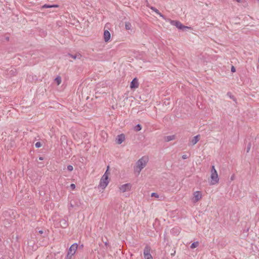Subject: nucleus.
<instances>
[{"label": "nucleus", "mask_w": 259, "mask_h": 259, "mask_svg": "<svg viewBox=\"0 0 259 259\" xmlns=\"http://www.w3.org/2000/svg\"><path fill=\"white\" fill-rule=\"evenodd\" d=\"M149 161L148 157L144 156L139 159L136 162V165L134 166V171L139 175L142 169L144 168L147 165Z\"/></svg>", "instance_id": "nucleus-1"}, {"label": "nucleus", "mask_w": 259, "mask_h": 259, "mask_svg": "<svg viewBox=\"0 0 259 259\" xmlns=\"http://www.w3.org/2000/svg\"><path fill=\"white\" fill-rule=\"evenodd\" d=\"M168 21L174 26H175L179 30H181L183 31H186L187 29H191V27L186 26L182 24L179 21L172 20L170 19H168Z\"/></svg>", "instance_id": "nucleus-2"}, {"label": "nucleus", "mask_w": 259, "mask_h": 259, "mask_svg": "<svg viewBox=\"0 0 259 259\" xmlns=\"http://www.w3.org/2000/svg\"><path fill=\"white\" fill-rule=\"evenodd\" d=\"M210 178L211 179V185H214L219 182L218 175L214 165L211 166Z\"/></svg>", "instance_id": "nucleus-3"}, {"label": "nucleus", "mask_w": 259, "mask_h": 259, "mask_svg": "<svg viewBox=\"0 0 259 259\" xmlns=\"http://www.w3.org/2000/svg\"><path fill=\"white\" fill-rule=\"evenodd\" d=\"M77 247V243H74L70 247L66 256V259L71 258L72 256L75 253Z\"/></svg>", "instance_id": "nucleus-4"}, {"label": "nucleus", "mask_w": 259, "mask_h": 259, "mask_svg": "<svg viewBox=\"0 0 259 259\" xmlns=\"http://www.w3.org/2000/svg\"><path fill=\"white\" fill-rule=\"evenodd\" d=\"M109 182L108 176L103 175L101 178L99 186L102 188L105 189Z\"/></svg>", "instance_id": "nucleus-5"}, {"label": "nucleus", "mask_w": 259, "mask_h": 259, "mask_svg": "<svg viewBox=\"0 0 259 259\" xmlns=\"http://www.w3.org/2000/svg\"><path fill=\"white\" fill-rule=\"evenodd\" d=\"M151 247L150 246L147 245L144 249V256L145 259H153V257L150 253Z\"/></svg>", "instance_id": "nucleus-6"}, {"label": "nucleus", "mask_w": 259, "mask_h": 259, "mask_svg": "<svg viewBox=\"0 0 259 259\" xmlns=\"http://www.w3.org/2000/svg\"><path fill=\"white\" fill-rule=\"evenodd\" d=\"M131 185L130 183H127L124 185H121L119 187V189L121 192H125L127 191H129L131 189Z\"/></svg>", "instance_id": "nucleus-7"}, {"label": "nucleus", "mask_w": 259, "mask_h": 259, "mask_svg": "<svg viewBox=\"0 0 259 259\" xmlns=\"http://www.w3.org/2000/svg\"><path fill=\"white\" fill-rule=\"evenodd\" d=\"M125 140V135L123 134L118 135L116 138V143L121 144Z\"/></svg>", "instance_id": "nucleus-8"}, {"label": "nucleus", "mask_w": 259, "mask_h": 259, "mask_svg": "<svg viewBox=\"0 0 259 259\" xmlns=\"http://www.w3.org/2000/svg\"><path fill=\"white\" fill-rule=\"evenodd\" d=\"M194 202H196L200 200L202 198V194L200 191H196L194 193Z\"/></svg>", "instance_id": "nucleus-9"}, {"label": "nucleus", "mask_w": 259, "mask_h": 259, "mask_svg": "<svg viewBox=\"0 0 259 259\" xmlns=\"http://www.w3.org/2000/svg\"><path fill=\"white\" fill-rule=\"evenodd\" d=\"M139 85V84L138 82V80L136 77H135L131 81V84H130V88L132 89H136V88H138Z\"/></svg>", "instance_id": "nucleus-10"}, {"label": "nucleus", "mask_w": 259, "mask_h": 259, "mask_svg": "<svg viewBox=\"0 0 259 259\" xmlns=\"http://www.w3.org/2000/svg\"><path fill=\"white\" fill-rule=\"evenodd\" d=\"M71 201L74 204L76 207H79L82 204L80 199L76 197H74Z\"/></svg>", "instance_id": "nucleus-11"}, {"label": "nucleus", "mask_w": 259, "mask_h": 259, "mask_svg": "<svg viewBox=\"0 0 259 259\" xmlns=\"http://www.w3.org/2000/svg\"><path fill=\"white\" fill-rule=\"evenodd\" d=\"M111 37V34L109 31L107 30H104V40L105 42H108Z\"/></svg>", "instance_id": "nucleus-12"}, {"label": "nucleus", "mask_w": 259, "mask_h": 259, "mask_svg": "<svg viewBox=\"0 0 259 259\" xmlns=\"http://www.w3.org/2000/svg\"><path fill=\"white\" fill-rule=\"evenodd\" d=\"M59 223H60V226L63 228H66L68 226L67 221L65 219H61L59 222Z\"/></svg>", "instance_id": "nucleus-13"}, {"label": "nucleus", "mask_w": 259, "mask_h": 259, "mask_svg": "<svg viewBox=\"0 0 259 259\" xmlns=\"http://www.w3.org/2000/svg\"><path fill=\"white\" fill-rule=\"evenodd\" d=\"M199 137L200 135H197L193 138L192 139L191 143H192V145H195L199 140Z\"/></svg>", "instance_id": "nucleus-14"}, {"label": "nucleus", "mask_w": 259, "mask_h": 259, "mask_svg": "<svg viewBox=\"0 0 259 259\" xmlns=\"http://www.w3.org/2000/svg\"><path fill=\"white\" fill-rule=\"evenodd\" d=\"M175 135L168 136L164 137V141L165 142H169L175 139Z\"/></svg>", "instance_id": "nucleus-15"}, {"label": "nucleus", "mask_w": 259, "mask_h": 259, "mask_svg": "<svg viewBox=\"0 0 259 259\" xmlns=\"http://www.w3.org/2000/svg\"><path fill=\"white\" fill-rule=\"evenodd\" d=\"M59 5H47L45 4L44 6H42V8H58Z\"/></svg>", "instance_id": "nucleus-16"}, {"label": "nucleus", "mask_w": 259, "mask_h": 259, "mask_svg": "<svg viewBox=\"0 0 259 259\" xmlns=\"http://www.w3.org/2000/svg\"><path fill=\"white\" fill-rule=\"evenodd\" d=\"M68 56H69L70 57H71V58H72L74 59H75L76 58L81 59V58L82 57V56L80 54H75V55H72L70 54H68Z\"/></svg>", "instance_id": "nucleus-17"}, {"label": "nucleus", "mask_w": 259, "mask_h": 259, "mask_svg": "<svg viewBox=\"0 0 259 259\" xmlns=\"http://www.w3.org/2000/svg\"><path fill=\"white\" fill-rule=\"evenodd\" d=\"M125 28L126 30H131L132 28V24L129 22H126L125 23Z\"/></svg>", "instance_id": "nucleus-18"}, {"label": "nucleus", "mask_w": 259, "mask_h": 259, "mask_svg": "<svg viewBox=\"0 0 259 259\" xmlns=\"http://www.w3.org/2000/svg\"><path fill=\"white\" fill-rule=\"evenodd\" d=\"M198 245H199V242L196 241L191 244L190 247L192 249H194V248L197 247Z\"/></svg>", "instance_id": "nucleus-19"}, {"label": "nucleus", "mask_w": 259, "mask_h": 259, "mask_svg": "<svg viewBox=\"0 0 259 259\" xmlns=\"http://www.w3.org/2000/svg\"><path fill=\"white\" fill-rule=\"evenodd\" d=\"M142 129V126L140 124H138L134 127V130L136 132L140 131Z\"/></svg>", "instance_id": "nucleus-20"}, {"label": "nucleus", "mask_w": 259, "mask_h": 259, "mask_svg": "<svg viewBox=\"0 0 259 259\" xmlns=\"http://www.w3.org/2000/svg\"><path fill=\"white\" fill-rule=\"evenodd\" d=\"M55 81L57 82L58 85H59L61 83V77L60 76H57L55 78Z\"/></svg>", "instance_id": "nucleus-21"}, {"label": "nucleus", "mask_w": 259, "mask_h": 259, "mask_svg": "<svg viewBox=\"0 0 259 259\" xmlns=\"http://www.w3.org/2000/svg\"><path fill=\"white\" fill-rule=\"evenodd\" d=\"M227 96H228L231 99H233L234 101H236V98H235V97L234 96H233L231 94V93L230 92H228L227 93Z\"/></svg>", "instance_id": "nucleus-22"}, {"label": "nucleus", "mask_w": 259, "mask_h": 259, "mask_svg": "<svg viewBox=\"0 0 259 259\" xmlns=\"http://www.w3.org/2000/svg\"><path fill=\"white\" fill-rule=\"evenodd\" d=\"M149 8H150L151 10L154 11L156 14L158 13V12H159L158 10H157L156 8H155L154 7H149Z\"/></svg>", "instance_id": "nucleus-23"}, {"label": "nucleus", "mask_w": 259, "mask_h": 259, "mask_svg": "<svg viewBox=\"0 0 259 259\" xmlns=\"http://www.w3.org/2000/svg\"><path fill=\"white\" fill-rule=\"evenodd\" d=\"M67 170L69 171H72L73 170V167L72 165H69L67 166Z\"/></svg>", "instance_id": "nucleus-24"}, {"label": "nucleus", "mask_w": 259, "mask_h": 259, "mask_svg": "<svg viewBox=\"0 0 259 259\" xmlns=\"http://www.w3.org/2000/svg\"><path fill=\"white\" fill-rule=\"evenodd\" d=\"M151 196V197H154L155 198L159 197L158 194L157 193H155V192L152 193Z\"/></svg>", "instance_id": "nucleus-25"}, {"label": "nucleus", "mask_w": 259, "mask_h": 259, "mask_svg": "<svg viewBox=\"0 0 259 259\" xmlns=\"http://www.w3.org/2000/svg\"><path fill=\"white\" fill-rule=\"evenodd\" d=\"M35 146L36 148H39L41 146V144L40 142H37L35 143Z\"/></svg>", "instance_id": "nucleus-26"}, {"label": "nucleus", "mask_w": 259, "mask_h": 259, "mask_svg": "<svg viewBox=\"0 0 259 259\" xmlns=\"http://www.w3.org/2000/svg\"><path fill=\"white\" fill-rule=\"evenodd\" d=\"M76 206L74 205V204L71 201L69 204V209H70V207H75Z\"/></svg>", "instance_id": "nucleus-27"}, {"label": "nucleus", "mask_w": 259, "mask_h": 259, "mask_svg": "<svg viewBox=\"0 0 259 259\" xmlns=\"http://www.w3.org/2000/svg\"><path fill=\"white\" fill-rule=\"evenodd\" d=\"M250 147H251V143H249L248 145H247V149H246V152H248L250 149Z\"/></svg>", "instance_id": "nucleus-28"}, {"label": "nucleus", "mask_w": 259, "mask_h": 259, "mask_svg": "<svg viewBox=\"0 0 259 259\" xmlns=\"http://www.w3.org/2000/svg\"><path fill=\"white\" fill-rule=\"evenodd\" d=\"M108 169H109V166H108L107 169L106 171H105V172L104 173V174L103 175H106V176H109V175L110 174V172L108 171Z\"/></svg>", "instance_id": "nucleus-29"}, {"label": "nucleus", "mask_w": 259, "mask_h": 259, "mask_svg": "<svg viewBox=\"0 0 259 259\" xmlns=\"http://www.w3.org/2000/svg\"><path fill=\"white\" fill-rule=\"evenodd\" d=\"M157 14L159 15L160 17H162L163 19H165V16L163 14H162L160 12H159L158 13H157Z\"/></svg>", "instance_id": "nucleus-30"}, {"label": "nucleus", "mask_w": 259, "mask_h": 259, "mask_svg": "<svg viewBox=\"0 0 259 259\" xmlns=\"http://www.w3.org/2000/svg\"><path fill=\"white\" fill-rule=\"evenodd\" d=\"M231 71L232 72H235L236 71L235 67L234 66H232Z\"/></svg>", "instance_id": "nucleus-31"}, {"label": "nucleus", "mask_w": 259, "mask_h": 259, "mask_svg": "<svg viewBox=\"0 0 259 259\" xmlns=\"http://www.w3.org/2000/svg\"><path fill=\"white\" fill-rule=\"evenodd\" d=\"M16 72V69H14V70L13 69H12L11 71H10V73L11 74H13L14 75V73Z\"/></svg>", "instance_id": "nucleus-32"}, {"label": "nucleus", "mask_w": 259, "mask_h": 259, "mask_svg": "<svg viewBox=\"0 0 259 259\" xmlns=\"http://www.w3.org/2000/svg\"><path fill=\"white\" fill-rule=\"evenodd\" d=\"M182 158L183 159H186L188 158V156L187 155H182Z\"/></svg>", "instance_id": "nucleus-33"}, {"label": "nucleus", "mask_w": 259, "mask_h": 259, "mask_svg": "<svg viewBox=\"0 0 259 259\" xmlns=\"http://www.w3.org/2000/svg\"><path fill=\"white\" fill-rule=\"evenodd\" d=\"M70 187L72 189H74L75 188V184H71L70 185Z\"/></svg>", "instance_id": "nucleus-34"}, {"label": "nucleus", "mask_w": 259, "mask_h": 259, "mask_svg": "<svg viewBox=\"0 0 259 259\" xmlns=\"http://www.w3.org/2000/svg\"><path fill=\"white\" fill-rule=\"evenodd\" d=\"M39 233L40 234H42L43 233H44V231L42 230H40L39 231Z\"/></svg>", "instance_id": "nucleus-35"}, {"label": "nucleus", "mask_w": 259, "mask_h": 259, "mask_svg": "<svg viewBox=\"0 0 259 259\" xmlns=\"http://www.w3.org/2000/svg\"><path fill=\"white\" fill-rule=\"evenodd\" d=\"M5 39H6V40L7 41H9V36H7V37H6Z\"/></svg>", "instance_id": "nucleus-36"}, {"label": "nucleus", "mask_w": 259, "mask_h": 259, "mask_svg": "<svg viewBox=\"0 0 259 259\" xmlns=\"http://www.w3.org/2000/svg\"><path fill=\"white\" fill-rule=\"evenodd\" d=\"M39 160H43V159H44L43 157H40L39 158Z\"/></svg>", "instance_id": "nucleus-37"}, {"label": "nucleus", "mask_w": 259, "mask_h": 259, "mask_svg": "<svg viewBox=\"0 0 259 259\" xmlns=\"http://www.w3.org/2000/svg\"><path fill=\"white\" fill-rule=\"evenodd\" d=\"M231 180H233L234 179V176H232L231 178Z\"/></svg>", "instance_id": "nucleus-38"}, {"label": "nucleus", "mask_w": 259, "mask_h": 259, "mask_svg": "<svg viewBox=\"0 0 259 259\" xmlns=\"http://www.w3.org/2000/svg\"><path fill=\"white\" fill-rule=\"evenodd\" d=\"M83 247V245L82 244V245H81L79 246V247H80V248H82Z\"/></svg>", "instance_id": "nucleus-39"}, {"label": "nucleus", "mask_w": 259, "mask_h": 259, "mask_svg": "<svg viewBox=\"0 0 259 259\" xmlns=\"http://www.w3.org/2000/svg\"><path fill=\"white\" fill-rule=\"evenodd\" d=\"M237 2L239 3L240 2L241 0H236Z\"/></svg>", "instance_id": "nucleus-40"}, {"label": "nucleus", "mask_w": 259, "mask_h": 259, "mask_svg": "<svg viewBox=\"0 0 259 259\" xmlns=\"http://www.w3.org/2000/svg\"><path fill=\"white\" fill-rule=\"evenodd\" d=\"M105 245L107 246L108 245V243L107 242H105Z\"/></svg>", "instance_id": "nucleus-41"}, {"label": "nucleus", "mask_w": 259, "mask_h": 259, "mask_svg": "<svg viewBox=\"0 0 259 259\" xmlns=\"http://www.w3.org/2000/svg\"><path fill=\"white\" fill-rule=\"evenodd\" d=\"M175 251L174 252V253H172L171 255H173L175 254Z\"/></svg>", "instance_id": "nucleus-42"}, {"label": "nucleus", "mask_w": 259, "mask_h": 259, "mask_svg": "<svg viewBox=\"0 0 259 259\" xmlns=\"http://www.w3.org/2000/svg\"><path fill=\"white\" fill-rule=\"evenodd\" d=\"M258 62L259 63V57H258Z\"/></svg>", "instance_id": "nucleus-43"}, {"label": "nucleus", "mask_w": 259, "mask_h": 259, "mask_svg": "<svg viewBox=\"0 0 259 259\" xmlns=\"http://www.w3.org/2000/svg\"><path fill=\"white\" fill-rule=\"evenodd\" d=\"M258 1H259V0H257Z\"/></svg>", "instance_id": "nucleus-44"}]
</instances>
